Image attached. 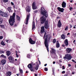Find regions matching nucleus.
Returning a JSON list of instances; mask_svg holds the SVG:
<instances>
[{"instance_id":"nucleus-63","label":"nucleus","mask_w":76,"mask_h":76,"mask_svg":"<svg viewBox=\"0 0 76 76\" xmlns=\"http://www.w3.org/2000/svg\"><path fill=\"white\" fill-rule=\"evenodd\" d=\"M70 28H72V25H70Z\"/></svg>"},{"instance_id":"nucleus-22","label":"nucleus","mask_w":76,"mask_h":76,"mask_svg":"<svg viewBox=\"0 0 76 76\" xmlns=\"http://www.w3.org/2000/svg\"><path fill=\"white\" fill-rule=\"evenodd\" d=\"M56 47L57 48H58V47H60V44H59V43L58 42V41H57Z\"/></svg>"},{"instance_id":"nucleus-32","label":"nucleus","mask_w":76,"mask_h":76,"mask_svg":"<svg viewBox=\"0 0 76 76\" xmlns=\"http://www.w3.org/2000/svg\"><path fill=\"white\" fill-rule=\"evenodd\" d=\"M11 72H9L8 73V76H10L11 75Z\"/></svg>"},{"instance_id":"nucleus-5","label":"nucleus","mask_w":76,"mask_h":76,"mask_svg":"<svg viewBox=\"0 0 76 76\" xmlns=\"http://www.w3.org/2000/svg\"><path fill=\"white\" fill-rule=\"evenodd\" d=\"M30 16V14H27V17L25 22V23L26 25H28V20H29V19Z\"/></svg>"},{"instance_id":"nucleus-12","label":"nucleus","mask_w":76,"mask_h":76,"mask_svg":"<svg viewBox=\"0 0 76 76\" xmlns=\"http://www.w3.org/2000/svg\"><path fill=\"white\" fill-rule=\"evenodd\" d=\"M29 42L31 44H34L35 43V42L33 41L31 38L29 39Z\"/></svg>"},{"instance_id":"nucleus-7","label":"nucleus","mask_w":76,"mask_h":76,"mask_svg":"<svg viewBox=\"0 0 76 76\" xmlns=\"http://www.w3.org/2000/svg\"><path fill=\"white\" fill-rule=\"evenodd\" d=\"M37 7V6H36V3L35 2H33L32 4V9L33 10L36 9V8Z\"/></svg>"},{"instance_id":"nucleus-61","label":"nucleus","mask_w":76,"mask_h":76,"mask_svg":"<svg viewBox=\"0 0 76 76\" xmlns=\"http://www.w3.org/2000/svg\"><path fill=\"white\" fill-rule=\"evenodd\" d=\"M62 47H65V45L64 44H63L62 45Z\"/></svg>"},{"instance_id":"nucleus-42","label":"nucleus","mask_w":76,"mask_h":76,"mask_svg":"<svg viewBox=\"0 0 76 76\" xmlns=\"http://www.w3.org/2000/svg\"><path fill=\"white\" fill-rule=\"evenodd\" d=\"M16 57H17V58L19 57V55H18V54L17 53H16Z\"/></svg>"},{"instance_id":"nucleus-26","label":"nucleus","mask_w":76,"mask_h":76,"mask_svg":"<svg viewBox=\"0 0 76 76\" xmlns=\"http://www.w3.org/2000/svg\"><path fill=\"white\" fill-rule=\"evenodd\" d=\"M19 69L20 72V73H21V74L22 73H23V70H22V69H20V68H19Z\"/></svg>"},{"instance_id":"nucleus-56","label":"nucleus","mask_w":76,"mask_h":76,"mask_svg":"<svg viewBox=\"0 0 76 76\" xmlns=\"http://www.w3.org/2000/svg\"><path fill=\"white\" fill-rule=\"evenodd\" d=\"M4 57V58H6V56H4V57Z\"/></svg>"},{"instance_id":"nucleus-17","label":"nucleus","mask_w":76,"mask_h":76,"mask_svg":"<svg viewBox=\"0 0 76 76\" xmlns=\"http://www.w3.org/2000/svg\"><path fill=\"white\" fill-rule=\"evenodd\" d=\"M45 31V30H44V26H42L41 28V34H42V33H44V32Z\"/></svg>"},{"instance_id":"nucleus-18","label":"nucleus","mask_w":76,"mask_h":76,"mask_svg":"<svg viewBox=\"0 0 76 76\" xmlns=\"http://www.w3.org/2000/svg\"><path fill=\"white\" fill-rule=\"evenodd\" d=\"M66 3H65L64 1H63L62 4V7H63V8H64V7H66Z\"/></svg>"},{"instance_id":"nucleus-9","label":"nucleus","mask_w":76,"mask_h":76,"mask_svg":"<svg viewBox=\"0 0 76 76\" xmlns=\"http://www.w3.org/2000/svg\"><path fill=\"white\" fill-rule=\"evenodd\" d=\"M59 12H64V9L63 8H61L60 7H59L57 8Z\"/></svg>"},{"instance_id":"nucleus-55","label":"nucleus","mask_w":76,"mask_h":76,"mask_svg":"<svg viewBox=\"0 0 76 76\" xmlns=\"http://www.w3.org/2000/svg\"><path fill=\"white\" fill-rule=\"evenodd\" d=\"M11 4H12V5H14V4H13V3L12 2H11Z\"/></svg>"},{"instance_id":"nucleus-33","label":"nucleus","mask_w":76,"mask_h":76,"mask_svg":"<svg viewBox=\"0 0 76 76\" xmlns=\"http://www.w3.org/2000/svg\"><path fill=\"white\" fill-rule=\"evenodd\" d=\"M3 1L4 3H7L8 2V0H3Z\"/></svg>"},{"instance_id":"nucleus-43","label":"nucleus","mask_w":76,"mask_h":76,"mask_svg":"<svg viewBox=\"0 0 76 76\" xmlns=\"http://www.w3.org/2000/svg\"><path fill=\"white\" fill-rule=\"evenodd\" d=\"M9 40H7L6 39L5 40V41L7 42V44H8V42H9Z\"/></svg>"},{"instance_id":"nucleus-11","label":"nucleus","mask_w":76,"mask_h":76,"mask_svg":"<svg viewBox=\"0 0 76 76\" xmlns=\"http://www.w3.org/2000/svg\"><path fill=\"white\" fill-rule=\"evenodd\" d=\"M45 27L46 29H48V28H49V25H48V21L46 22L45 24Z\"/></svg>"},{"instance_id":"nucleus-36","label":"nucleus","mask_w":76,"mask_h":76,"mask_svg":"<svg viewBox=\"0 0 76 76\" xmlns=\"http://www.w3.org/2000/svg\"><path fill=\"white\" fill-rule=\"evenodd\" d=\"M0 27L4 28V26L3 25H0Z\"/></svg>"},{"instance_id":"nucleus-64","label":"nucleus","mask_w":76,"mask_h":76,"mask_svg":"<svg viewBox=\"0 0 76 76\" xmlns=\"http://www.w3.org/2000/svg\"><path fill=\"white\" fill-rule=\"evenodd\" d=\"M72 2H73V0L70 1V3H72Z\"/></svg>"},{"instance_id":"nucleus-57","label":"nucleus","mask_w":76,"mask_h":76,"mask_svg":"<svg viewBox=\"0 0 76 76\" xmlns=\"http://www.w3.org/2000/svg\"><path fill=\"white\" fill-rule=\"evenodd\" d=\"M37 12H38V11L37 10H36L34 11V12H35V13H37Z\"/></svg>"},{"instance_id":"nucleus-14","label":"nucleus","mask_w":76,"mask_h":76,"mask_svg":"<svg viewBox=\"0 0 76 76\" xmlns=\"http://www.w3.org/2000/svg\"><path fill=\"white\" fill-rule=\"evenodd\" d=\"M6 62V60L5 59H3L1 61V64L2 65H4L5 63Z\"/></svg>"},{"instance_id":"nucleus-27","label":"nucleus","mask_w":76,"mask_h":76,"mask_svg":"<svg viewBox=\"0 0 76 76\" xmlns=\"http://www.w3.org/2000/svg\"><path fill=\"white\" fill-rule=\"evenodd\" d=\"M8 10L9 12H11V8L10 7H8L7 9Z\"/></svg>"},{"instance_id":"nucleus-19","label":"nucleus","mask_w":76,"mask_h":76,"mask_svg":"<svg viewBox=\"0 0 76 76\" xmlns=\"http://www.w3.org/2000/svg\"><path fill=\"white\" fill-rule=\"evenodd\" d=\"M58 27H61V23L60 21V20H59L58 24Z\"/></svg>"},{"instance_id":"nucleus-46","label":"nucleus","mask_w":76,"mask_h":76,"mask_svg":"<svg viewBox=\"0 0 76 76\" xmlns=\"http://www.w3.org/2000/svg\"><path fill=\"white\" fill-rule=\"evenodd\" d=\"M62 69H65V67H64V66H62Z\"/></svg>"},{"instance_id":"nucleus-35","label":"nucleus","mask_w":76,"mask_h":76,"mask_svg":"<svg viewBox=\"0 0 76 76\" xmlns=\"http://www.w3.org/2000/svg\"><path fill=\"white\" fill-rule=\"evenodd\" d=\"M65 31H67L68 30V26H67L66 28H65Z\"/></svg>"},{"instance_id":"nucleus-8","label":"nucleus","mask_w":76,"mask_h":76,"mask_svg":"<svg viewBox=\"0 0 76 76\" xmlns=\"http://www.w3.org/2000/svg\"><path fill=\"white\" fill-rule=\"evenodd\" d=\"M66 51L67 53H70L72 52V49L70 48H67L66 49Z\"/></svg>"},{"instance_id":"nucleus-41","label":"nucleus","mask_w":76,"mask_h":76,"mask_svg":"<svg viewBox=\"0 0 76 76\" xmlns=\"http://www.w3.org/2000/svg\"><path fill=\"white\" fill-rule=\"evenodd\" d=\"M31 65L32 66H34V65H35V64L34 63V62H33L31 63Z\"/></svg>"},{"instance_id":"nucleus-1","label":"nucleus","mask_w":76,"mask_h":76,"mask_svg":"<svg viewBox=\"0 0 76 76\" xmlns=\"http://www.w3.org/2000/svg\"><path fill=\"white\" fill-rule=\"evenodd\" d=\"M40 13L41 15H42L43 17H42L40 18V22L41 24H43L46 21V18H47L48 15H47V11L44 9L43 8H42L40 10Z\"/></svg>"},{"instance_id":"nucleus-3","label":"nucleus","mask_w":76,"mask_h":76,"mask_svg":"<svg viewBox=\"0 0 76 76\" xmlns=\"http://www.w3.org/2000/svg\"><path fill=\"white\" fill-rule=\"evenodd\" d=\"M15 13H14L13 16L10 17V18L9 20V23L11 26L13 25V24L15 22Z\"/></svg>"},{"instance_id":"nucleus-45","label":"nucleus","mask_w":76,"mask_h":76,"mask_svg":"<svg viewBox=\"0 0 76 76\" xmlns=\"http://www.w3.org/2000/svg\"><path fill=\"white\" fill-rule=\"evenodd\" d=\"M65 71H63L62 72V74H64V73H65Z\"/></svg>"},{"instance_id":"nucleus-54","label":"nucleus","mask_w":76,"mask_h":76,"mask_svg":"<svg viewBox=\"0 0 76 76\" xmlns=\"http://www.w3.org/2000/svg\"><path fill=\"white\" fill-rule=\"evenodd\" d=\"M75 41H76V40H74V41H73L74 43L75 44V43H75Z\"/></svg>"},{"instance_id":"nucleus-51","label":"nucleus","mask_w":76,"mask_h":76,"mask_svg":"<svg viewBox=\"0 0 76 76\" xmlns=\"http://www.w3.org/2000/svg\"><path fill=\"white\" fill-rule=\"evenodd\" d=\"M4 55H2L1 56V57H4Z\"/></svg>"},{"instance_id":"nucleus-58","label":"nucleus","mask_w":76,"mask_h":76,"mask_svg":"<svg viewBox=\"0 0 76 76\" xmlns=\"http://www.w3.org/2000/svg\"><path fill=\"white\" fill-rule=\"evenodd\" d=\"M59 61L60 63H62V61H61L60 60H59Z\"/></svg>"},{"instance_id":"nucleus-15","label":"nucleus","mask_w":76,"mask_h":76,"mask_svg":"<svg viewBox=\"0 0 76 76\" xmlns=\"http://www.w3.org/2000/svg\"><path fill=\"white\" fill-rule=\"evenodd\" d=\"M51 50H52L50 52V53H51V54H55V53H56V50H55V49L51 48Z\"/></svg>"},{"instance_id":"nucleus-2","label":"nucleus","mask_w":76,"mask_h":76,"mask_svg":"<svg viewBox=\"0 0 76 76\" xmlns=\"http://www.w3.org/2000/svg\"><path fill=\"white\" fill-rule=\"evenodd\" d=\"M45 33L44 34V37H43V39H45V38L44 42L45 45L48 52L49 50L48 49V42L50 41V39L52 38V36L50 35H47L45 37Z\"/></svg>"},{"instance_id":"nucleus-31","label":"nucleus","mask_w":76,"mask_h":76,"mask_svg":"<svg viewBox=\"0 0 76 76\" xmlns=\"http://www.w3.org/2000/svg\"><path fill=\"white\" fill-rule=\"evenodd\" d=\"M2 22H3V19L0 18V24L2 23Z\"/></svg>"},{"instance_id":"nucleus-62","label":"nucleus","mask_w":76,"mask_h":76,"mask_svg":"<svg viewBox=\"0 0 76 76\" xmlns=\"http://www.w3.org/2000/svg\"><path fill=\"white\" fill-rule=\"evenodd\" d=\"M30 50V51H33V50L32 49H31Z\"/></svg>"},{"instance_id":"nucleus-39","label":"nucleus","mask_w":76,"mask_h":76,"mask_svg":"<svg viewBox=\"0 0 76 76\" xmlns=\"http://www.w3.org/2000/svg\"><path fill=\"white\" fill-rule=\"evenodd\" d=\"M45 71H48V69H47V68H45Z\"/></svg>"},{"instance_id":"nucleus-38","label":"nucleus","mask_w":76,"mask_h":76,"mask_svg":"<svg viewBox=\"0 0 76 76\" xmlns=\"http://www.w3.org/2000/svg\"><path fill=\"white\" fill-rule=\"evenodd\" d=\"M56 42V39H54L53 40V43L54 44V43H55Z\"/></svg>"},{"instance_id":"nucleus-23","label":"nucleus","mask_w":76,"mask_h":76,"mask_svg":"<svg viewBox=\"0 0 76 76\" xmlns=\"http://www.w3.org/2000/svg\"><path fill=\"white\" fill-rule=\"evenodd\" d=\"M36 66L35 67V69L37 70L38 69V64L36 62Z\"/></svg>"},{"instance_id":"nucleus-29","label":"nucleus","mask_w":76,"mask_h":76,"mask_svg":"<svg viewBox=\"0 0 76 76\" xmlns=\"http://www.w3.org/2000/svg\"><path fill=\"white\" fill-rule=\"evenodd\" d=\"M61 37L62 39H65V36L64 34H62L61 35Z\"/></svg>"},{"instance_id":"nucleus-34","label":"nucleus","mask_w":76,"mask_h":76,"mask_svg":"<svg viewBox=\"0 0 76 76\" xmlns=\"http://www.w3.org/2000/svg\"><path fill=\"white\" fill-rule=\"evenodd\" d=\"M11 63H13L14 62V59H11V60H10Z\"/></svg>"},{"instance_id":"nucleus-28","label":"nucleus","mask_w":76,"mask_h":76,"mask_svg":"<svg viewBox=\"0 0 76 76\" xmlns=\"http://www.w3.org/2000/svg\"><path fill=\"white\" fill-rule=\"evenodd\" d=\"M17 19L18 20H20V18L18 15H16Z\"/></svg>"},{"instance_id":"nucleus-10","label":"nucleus","mask_w":76,"mask_h":76,"mask_svg":"<svg viewBox=\"0 0 76 76\" xmlns=\"http://www.w3.org/2000/svg\"><path fill=\"white\" fill-rule=\"evenodd\" d=\"M51 57L53 58H57V56L56 55V54L55 53L53 54H51Z\"/></svg>"},{"instance_id":"nucleus-59","label":"nucleus","mask_w":76,"mask_h":76,"mask_svg":"<svg viewBox=\"0 0 76 76\" xmlns=\"http://www.w3.org/2000/svg\"><path fill=\"white\" fill-rule=\"evenodd\" d=\"M55 63H56V62L55 61H53V64H55Z\"/></svg>"},{"instance_id":"nucleus-21","label":"nucleus","mask_w":76,"mask_h":76,"mask_svg":"<svg viewBox=\"0 0 76 76\" xmlns=\"http://www.w3.org/2000/svg\"><path fill=\"white\" fill-rule=\"evenodd\" d=\"M32 30L34 29H35V22L34 21H33L32 24Z\"/></svg>"},{"instance_id":"nucleus-37","label":"nucleus","mask_w":76,"mask_h":76,"mask_svg":"<svg viewBox=\"0 0 76 76\" xmlns=\"http://www.w3.org/2000/svg\"><path fill=\"white\" fill-rule=\"evenodd\" d=\"M4 51L3 50H0V54H2V53H4Z\"/></svg>"},{"instance_id":"nucleus-49","label":"nucleus","mask_w":76,"mask_h":76,"mask_svg":"<svg viewBox=\"0 0 76 76\" xmlns=\"http://www.w3.org/2000/svg\"><path fill=\"white\" fill-rule=\"evenodd\" d=\"M73 9V8H72V7H71L70 8H69V10H72Z\"/></svg>"},{"instance_id":"nucleus-16","label":"nucleus","mask_w":76,"mask_h":76,"mask_svg":"<svg viewBox=\"0 0 76 76\" xmlns=\"http://www.w3.org/2000/svg\"><path fill=\"white\" fill-rule=\"evenodd\" d=\"M64 43L66 46H68L69 45V42H68V40L67 39H66L64 41Z\"/></svg>"},{"instance_id":"nucleus-60","label":"nucleus","mask_w":76,"mask_h":76,"mask_svg":"<svg viewBox=\"0 0 76 76\" xmlns=\"http://www.w3.org/2000/svg\"><path fill=\"white\" fill-rule=\"evenodd\" d=\"M70 35V33H68L67 34V35Z\"/></svg>"},{"instance_id":"nucleus-25","label":"nucleus","mask_w":76,"mask_h":76,"mask_svg":"<svg viewBox=\"0 0 76 76\" xmlns=\"http://www.w3.org/2000/svg\"><path fill=\"white\" fill-rule=\"evenodd\" d=\"M8 58L9 59V61L13 59V57H12L11 56H10Z\"/></svg>"},{"instance_id":"nucleus-24","label":"nucleus","mask_w":76,"mask_h":76,"mask_svg":"<svg viewBox=\"0 0 76 76\" xmlns=\"http://www.w3.org/2000/svg\"><path fill=\"white\" fill-rule=\"evenodd\" d=\"M7 53V55L8 56H9V55H10V51H7L6 52Z\"/></svg>"},{"instance_id":"nucleus-48","label":"nucleus","mask_w":76,"mask_h":76,"mask_svg":"<svg viewBox=\"0 0 76 76\" xmlns=\"http://www.w3.org/2000/svg\"><path fill=\"white\" fill-rule=\"evenodd\" d=\"M72 61H73V62H74L75 63H76V62H75V60L73 59H72Z\"/></svg>"},{"instance_id":"nucleus-47","label":"nucleus","mask_w":76,"mask_h":76,"mask_svg":"<svg viewBox=\"0 0 76 76\" xmlns=\"http://www.w3.org/2000/svg\"><path fill=\"white\" fill-rule=\"evenodd\" d=\"M3 36H0V39H3Z\"/></svg>"},{"instance_id":"nucleus-52","label":"nucleus","mask_w":76,"mask_h":76,"mask_svg":"<svg viewBox=\"0 0 76 76\" xmlns=\"http://www.w3.org/2000/svg\"><path fill=\"white\" fill-rule=\"evenodd\" d=\"M58 15H59V16H61V13H58Z\"/></svg>"},{"instance_id":"nucleus-30","label":"nucleus","mask_w":76,"mask_h":76,"mask_svg":"<svg viewBox=\"0 0 76 76\" xmlns=\"http://www.w3.org/2000/svg\"><path fill=\"white\" fill-rule=\"evenodd\" d=\"M1 45H4H4H5V44H4V42H3V41H2L1 42Z\"/></svg>"},{"instance_id":"nucleus-50","label":"nucleus","mask_w":76,"mask_h":76,"mask_svg":"<svg viewBox=\"0 0 76 76\" xmlns=\"http://www.w3.org/2000/svg\"><path fill=\"white\" fill-rule=\"evenodd\" d=\"M64 76H68V74H67L64 75Z\"/></svg>"},{"instance_id":"nucleus-4","label":"nucleus","mask_w":76,"mask_h":76,"mask_svg":"<svg viewBox=\"0 0 76 76\" xmlns=\"http://www.w3.org/2000/svg\"><path fill=\"white\" fill-rule=\"evenodd\" d=\"M64 59L66 58L67 60H70L72 59V56H71V55L70 54H66L65 55V57H64Z\"/></svg>"},{"instance_id":"nucleus-13","label":"nucleus","mask_w":76,"mask_h":76,"mask_svg":"<svg viewBox=\"0 0 76 76\" xmlns=\"http://www.w3.org/2000/svg\"><path fill=\"white\" fill-rule=\"evenodd\" d=\"M30 7L29 6L27 7L26 8V11L27 12H31V11L30 10H31Z\"/></svg>"},{"instance_id":"nucleus-20","label":"nucleus","mask_w":76,"mask_h":76,"mask_svg":"<svg viewBox=\"0 0 76 76\" xmlns=\"http://www.w3.org/2000/svg\"><path fill=\"white\" fill-rule=\"evenodd\" d=\"M28 68H29V69L33 68V67L32 66V63H31V64H29L28 66Z\"/></svg>"},{"instance_id":"nucleus-40","label":"nucleus","mask_w":76,"mask_h":76,"mask_svg":"<svg viewBox=\"0 0 76 76\" xmlns=\"http://www.w3.org/2000/svg\"><path fill=\"white\" fill-rule=\"evenodd\" d=\"M27 57H28V58H29V57H30V55H29V54H27Z\"/></svg>"},{"instance_id":"nucleus-44","label":"nucleus","mask_w":76,"mask_h":76,"mask_svg":"<svg viewBox=\"0 0 76 76\" xmlns=\"http://www.w3.org/2000/svg\"><path fill=\"white\" fill-rule=\"evenodd\" d=\"M30 69V70L31 72H34V70L33 69H32V68H31Z\"/></svg>"},{"instance_id":"nucleus-6","label":"nucleus","mask_w":76,"mask_h":76,"mask_svg":"<svg viewBox=\"0 0 76 76\" xmlns=\"http://www.w3.org/2000/svg\"><path fill=\"white\" fill-rule=\"evenodd\" d=\"M0 15L2 16H4V17H7L8 16L7 14L6 13L4 12L1 11H0Z\"/></svg>"},{"instance_id":"nucleus-53","label":"nucleus","mask_w":76,"mask_h":76,"mask_svg":"<svg viewBox=\"0 0 76 76\" xmlns=\"http://www.w3.org/2000/svg\"><path fill=\"white\" fill-rule=\"evenodd\" d=\"M68 66L69 67H70V66H71V65L70 64H68Z\"/></svg>"}]
</instances>
